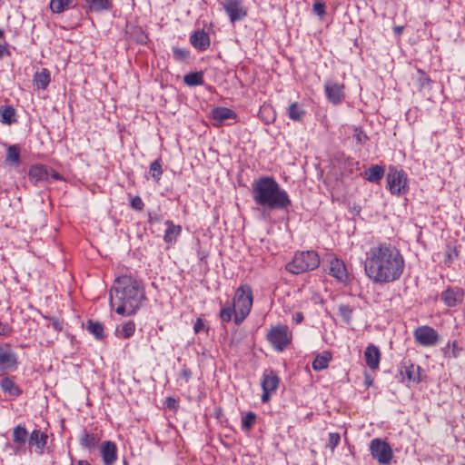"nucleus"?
I'll use <instances>...</instances> for the list:
<instances>
[{
	"label": "nucleus",
	"mask_w": 465,
	"mask_h": 465,
	"mask_svg": "<svg viewBox=\"0 0 465 465\" xmlns=\"http://www.w3.org/2000/svg\"><path fill=\"white\" fill-rule=\"evenodd\" d=\"M405 270V260L401 251L388 242H379L365 253L364 272L376 284L399 281Z\"/></svg>",
	"instance_id": "1"
},
{
	"label": "nucleus",
	"mask_w": 465,
	"mask_h": 465,
	"mask_svg": "<svg viewBox=\"0 0 465 465\" xmlns=\"http://www.w3.org/2000/svg\"><path fill=\"white\" fill-rule=\"evenodd\" d=\"M144 299L142 282L127 275L116 278L110 291V305L119 315L134 314Z\"/></svg>",
	"instance_id": "2"
},
{
	"label": "nucleus",
	"mask_w": 465,
	"mask_h": 465,
	"mask_svg": "<svg viewBox=\"0 0 465 465\" xmlns=\"http://www.w3.org/2000/svg\"><path fill=\"white\" fill-rule=\"evenodd\" d=\"M252 195L254 203L262 208V215L268 216L275 210H287L292 205L287 192L271 176H262L253 181Z\"/></svg>",
	"instance_id": "3"
},
{
	"label": "nucleus",
	"mask_w": 465,
	"mask_h": 465,
	"mask_svg": "<svg viewBox=\"0 0 465 465\" xmlns=\"http://www.w3.org/2000/svg\"><path fill=\"white\" fill-rule=\"evenodd\" d=\"M253 302L252 290L248 284L241 285L235 292L232 304L236 309L234 323L240 325L250 314Z\"/></svg>",
	"instance_id": "4"
},
{
	"label": "nucleus",
	"mask_w": 465,
	"mask_h": 465,
	"mask_svg": "<svg viewBox=\"0 0 465 465\" xmlns=\"http://www.w3.org/2000/svg\"><path fill=\"white\" fill-rule=\"evenodd\" d=\"M320 265V257L314 251L295 253L292 262L287 263L286 270L293 274H299L316 269Z\"/></svg>",
	"instance_id": "5"
},
{
	"label": "nucleus",
	"mask_w": 465,
	"mask_h": 465,
	"mask_svg": "<svg viewBox=\"0 0 465 465\" xmlns=\"http://www.w3.org/2000/svg\"><path fill=\"white\" fill-rule=\"evenodd\" d=\"M267 340L277 351H283L292 341V333L287 325L272 327L267 333Z\"/></svg>",
	"instance_id": "6"
},
{
	"label": "nucleus",
	"mask_w": 465,
	"mask_h": 465,
	"mask_svg": "<svg viewBox=\"0 0 465 465\" xmlns=\"http://www.w3.org/2000/svg\"><path fill=\"white\" fill-rule=\"evenodd\" d=\"M371 457L381 465H389L393 458L391 445L384 440L375 438L370 442Z\"/></svg>",
	"instance_id": "7"
},
{
	"label": "nucleus",
	"mask_w": 465,
	"mask_h": 465,
	"mask_svg": "<svg viewBox=\"0 0 465 465\" xmlns=\"http://www.w3.org/2000/svg\"><path fill=\"white\" fill-rule=\"evenodd\" d=\"M387 183L388 189L392 194L402 195L408 192V178L402 170L390 167L387 174Z\"/></svg>",
	"instance_id": "8"
},
{
	"label": "nucleus",
	"mask_w": 465,
	"mask_h": 465,
	"mask_svg": "<svg viewBox=\"0 0 465 465\" xmlns=\"http://www.w3.org/2000/svg\"><path fill=\"white\" fill-rule=\"evenodd\" d=\"M28 431L25 426L19 424L13 429V443H6V448L13 450L15 456H22L26 452V442H28Z\"/></svg>",
	"instance_id": "9"
},
{
	"label": "nucleus",
	"mask_w": 465,
	"mask_h": 465,
	"mask_svg": "<svg viewBox=\"0 0 465 465\" xmlns=\"http://www.w3.org/2000/svg\"><path fill=\"white\" fill-rule=\"evenodd\" d=\"M413 337L416 343L422 347H433L437 345L440 341L438 331L429 325L417 327L413 331Z\"/></svg>",
	"instance_id": "10"
},
{
	"label": "nucleus",
	"mask_w": 465,
	"mask_h": 465,
	"mask_svg": "<svg viewBox=\"0 0 465 465\" xmlns=\"http://www.w3.org/2000/svg\"><path fill=\"white\" fill-rule=\"evenodd\" d=\"M221 5L232 24L241 21L247 16L248 9L244 5L243 0H222Z\"/></svg>",
	"instance_id": "11"
},
{
	"label": "nucleus",
	"mask_w": 465,
	"mask_h": 465,
	"mask_svg": "<svg viewBox=\"0 0 465 465\" xmlns=\"http://www.w3.org/2000/svg\"><path fill=\"white\" fill-rule=\"evenodd\" d=\"M345 86L342 83L333 80H326L324 83V93L330 103L334 105L340 104L345 99Z\"/></svg>",
	"instance_id": "12"
},
{
	"label": "nucleus",
	"mask_w": 465,
	"mask_h": 465,
	"mask_svg": "<svg viewBox=\"0 0 465 465\" xmlns=\"http://www.w3.org/2000/svg\"><path fill=\"white\" fill-rule=\"evenodd\" d=\"M279 381L277 374L272 370H266L263 372L262 380V402L265 403L270 401L271 395L275 392L278 388Z\"/></svg>",
	"instance_id": "13"
},
{
	"label": "nucleus",
	"mask_w": 465,
	"mask_h": 465,
	"mask_svg": "<svg viewBox=\"0 0 465 465\" xmlns=\"http://www.w3.org/2000/svg\"><path fill=\"white\" fill-rule=\"evenodd\" d=\"M329 274L342 283L349 282L350 276L344 262L337 257L329 260Z\"/></svg>",
	"instance_id": "14"
},
{
	"label": "nucleus",
	"mask_w": 465,
	"mask_h": 465,
	"mask_svg": "<svg viewBox=\"0 0 465 465\" xmlns=\"http://www.w3.org/2000/svg\"><path fill=\"white\" fill-rule=\"evenodd\" d=\"M464 292L459 287H449L440 293V300L448 307H455L463 301Z\"/></svg>",
	"instance_id": "15"
},
{
	"label": "nucleus",
	"mask_w": 465,
	"mask_h": 465,
	"mask_svg": "<svg viewBox=\"0 0 465 465\" xmlns=\"http://www.w3.org/2000/svg\"><path fill=\"white\" fill-rule=\"evenodd\" d=\"M17 365V357L9 344L0 346V371L12 370Z\"/></svg>",
	"instance_id": "16"
},
{
	"label": "nucleus",
	"mask_w": 465,
	"mask_h": 465,
	"mask_svg": "<svg viewBox=\"0 0 465 465\" xmlns=\"http://www.w3.org/2000/svg\"><path fill=\"white\" fill-rule=\"evenodd\" d=\"M47 439L46 433L35 429L28 436V446L31 449L34 448L35 453L42 455L47 444Z\"/></svg>",
	"instance_id": "17"
},
{
	"label": "nucleus",
	"mask_w": 465,
	"mask_h": 465,
	"mask_svg": "<svg viewBox=\"0 0 465 465\" xmlns=\"http://www.w3.org/2000/svg\"><path fill=\"white\" fill-rule=\"evenodd\" d=\"M50 169L43 164L32 165L28 172L30 182L37 184L43 182H49Z\"/></svg>",
	"instance_id": "18"
},
{
	"label": "nucleus",
	"mask_w": 465,
	"mask_h": 465,
	"mask_svg": "<svg viewBox=\"0 0 465 465\" xmlns=\"http://www.w3.org/2000/svg\"><path fill=\"white\" fill-rule=\"evenodd\" d=\"M190 43L198 51H205L210 46V36L203 30H196L190 36Z\"/></svg>",
	"instance_id": "19"
},
{
	"label": "nucleus",
	"mask_w": 465,
	"mask_h": 465,
	"mask_svg": "<svg viewBox=\"0 0 465 465\" xmlns=\"http://www.w3.org/2000/svg\"><path fill=\"white\" fill-rule=\"evenodd\" d=\"M101 454L104 465H113L117 460V448L112 441H104L101 447Z\"/></svg>",
	"instance_id": "20"
},
{
	"label": "nucleus",
	"mask_w": 465,
	"mask_h": 465,
	"mask_svg": "<svg viewBox=\"0 0 465 465\" xmlns=\"http://www.w3.org/2000/svg\"><path fill=\"white\" fill-rule=\"evenodd\" d=\"M364 358L365 362L370 369H377L381 360V351L379 348L373 344L367 346L364 351Z\"/></svg>",
	"instance_id": "21"
},
{
	"label": "nucleus",
	"mask_w": 465,
	"mask_h": 465,
	"mask_svg": "<svg viewBox=\"0 0 465 465\" xmlns=\"http://www.w3.org/2000/svg\"><path fill=\"white\" fill-rule=\"evenodd\" d=\"M212 117L219 124H223L227 120L235 119L237 117L234 111L227 107H215L212 110Z\"/></svg>",
	"instance_id": "22"
},
{
	"label": "nucleus",
	"mask_w": 465,
	"mask_h": 465,
	"mask_svg": "<svg viewBox=\"0 0 465 465\" xmlns=\"http://www.w3.org/2000/svg\"><path fill=\"white\" fill-rule=\"evenodd\" d=\"M86 8L90 12L101 13L104 11H109L113 8L112 0H83Z\"/></svg>",
	"instance_id": "23"
},
{
	"label": "nucleus",
	"mask_w": 465,
	"mask_h": 465,
	"mask_svg": "<svg viewBox=\"0 0 465 465\" xmlns=\"http://www.w3.org/2000/svg\"><path fill=\"white\" fill-rule=\"evenodd\" d=\"M166 229L163 235V240L167 243H173L176 242L178 236L182 232V227L175 225L172 221L165 222Z\"/></svg>",
	"instance_id": "24"
},
{
	"label": "nucleus",
	"mask_w": 465,
	"mask_h": 465,
	"mask_svg": "<svg viewBox=\"0 0 465 465\" xmlns=\"http://www.w3.org/2000/svg\"><path fill=\"white\" fill-rule=\"evenodd\" d=\"M403 368L404 370L401 371V374L409 381L419 383L421 381L420 366L410 363L408 365L405 364Z\"/></svg>",
	"instance_id": "25"
},
{
	"label": "nucleus",
	"mask_w": 465,
	"mask_h": 465,
	"mask_svg": "<svg viewBox=\"0 0 465 465\" xmlns=\"http://www.w3.org/2000/svg\"><path fill=\"white\" fill-rule=\"evenodd\" d=\"M331 360V354L330 351H322V353L318 354L312 363V367L314 371H323L328 368L329 362Z\"/></svg>",
	"instance_id": "26"
},
{
	"label": "nucleus",
	"mask_w": 465,
	"mask_h": 465,
	"mask_svg": "<svg viewBox=\"0 0 465 465\" xmlns=\"http://www.w3.org/2000/svg\"><path fill=\"white\" fill-rule=\"evenodd\" d=\"M462 351L457 341H448L446 346L441 348L443 356L448 359H457Z\"/></svg>",
	"instance_id": "27"
},
{
	"label": "nucleus",
	"mask_w": 465,
	"mask_h": 465,
	"mask_svg": "<svg viewBox=\"0 0 465 465\" xmlns=\"http://www.w3.org/2000/svg\"><path fill=\"white\" fill-rule=\"evenodd\" d=\"M51 81L50 72L46 68H42L41 71L36 72L34 76V82L38 89L45 90L47 88Z\"/></svg>",
	"instance_id": "28"
},
{
	"label": "nucleus",
	"mask_w": 465,
	"mask_h": 465,
	"mask_svg": "<svg viewBox=\"0 0 465 465\" xmlns=\"http://www.w3.org/2000/svg\"><path fill=\"white\" fill-rule=\"evenodd\" d=\"M135 331V324L133 321H128L116 328V335L119 338L129 339Z\"/></svg>",
	"instance_id": "29"
},
{
	"label": "nucleus",
	"mask_w": 465,
	"mask_h": 465,
	"mask_svg": "<svg viewBox=\"0 0 465 465\" xmlns=\"http://www.w3.org/2000/svg\"><path fill=\"white\" fill-rule=\"evenodd\" d=\"M5 163L17 167L20 164V147L17 144L10 145L6 150Z\"/></svg>",
	"instance_id": "30"
},
{
	"label": "nucleus",
	"mask_w": 465,
	"mask_h": 465,
	"mask_svg": "<svg viewBox=\"0 0 465 465\" xmlns=\"http://www.w3.org/2000/svg\"><path fill=\"white\" fill-rule=\"evenodd\" d=\"M384 176V169L380 165H372L365 172V178L371 183H377Z\"/></svg>",
	"instance_id": "31"
},
{
	"label": "nucleus",
	"mask_w": 465,
	"mask_h": 465,
	"mask_svg": "<svg viewBox=\"0 0 465 465\" xmlns=\"http://www.w3.org/2000/svg\"><path fill=\"white\" fill-rule=\"evenodd\" d=\"M183 82L188 86H198L204 83L203 72L189 73L183 76Z\"/></svg>",
	"instance_id": "32"
},
{
	"label": "nucleus",
	"mask_w": 465,
	"mask_h": 465,
	"mask_svg": "<svg viewBox=\"0 0 465 465\" xmlns=\"http://www.w3.org/2000/svg\"><path fill=\"white\" fill-rule=\"evenodd\" d=\"M86 329L97 340H103L104 338V325L101 322L89 320L86 323Z\"/></svg>",
	"instance_id": "33"
},
{
	"label": "nucleus",
	"mask_w": 465,
	"mask_h": 465,
	"mask_svg": "<svg viewBox=\"0 0 465 465\" xmlns=\"http://www.w3.org/2000/svg\"><path fill=\"white\" fill-rule=\"evenodd\" d=\"M306 112L298 103H292L288 107V116L292 121H302Z\"/></svg>",
	"instance_id": "34"
},
{
	"label": "nucleus",
	"mask_w": 465,
	"mask_h": 465,
	"mask_svg": "<svg viewBox=\"0 0 465 465\" xmlns=\"http://www.w3.org/2000/svg\"><path fill=\"white\" fill-rule=\"evenodd\" d=\"M1 387L3 391H7L11 396H18L21 394V390L10 378H4L1 381Z\"/></svg>",
	"instance_id": "35"
},
{
	"label": "nucleus",
	"mask_w": 465,
	"mask_h": 465,
	"mask_svg": "<svg viewBox=\"0 0 465 465\" xmlns=\"http://www.w3.org/2000/svg\"><path fill=\"white\" fill-rule=\"evenodd\" d=\"M98 436L88 432H84L80 440V444L82 447L89 450L94 449L98 445Z\"/></svg>",
	"instance_id": "36"
},
{
	"label": "nucleus",
	"mask_w": 465,
	"mask_h": 465,
	"mask_svg": "<svg viewBox=\"0 0 465 465\" xmlns=\"http://www.w3.org/2000/svg\"><path fill=\"white\" fill-rule=\"evenodd\" d=\"M1 122L5 124H11L15 122V111L12 106H5L0 108Z\"/></svg>",
	"instance_id": "37"
},
{
	"label": "nucleus",
	"mask_w": 465,
	"mask_h": 465,
	"mask_svg": "<svg viewBox=\"0 0 465 465\" xmlns=\"http://www.w3.org/2000/svg\"><path fill=\"white\" fill-rule=\"evenodd\" d=\"M236 315V309L233 306L232 302L228 303L224 307H223L220 311V319L222 322H229L232 321V316L235 317Z\"/></svg>",
	"instance_id": "38"
},
{
	"label": "nucleus",
	"mask_w": 465,
	"mask_h": 465,
	"mask_svg": "<svg viewBox=\"0 0 465 465\" xmlns=\"http://www.w3.org/2000/svg\"><path fill=\"white\" fill-rule=\"evenodd\" d=\"M73 0H51L50 9L53 13L61 14L72 4Z\"/></svg>",
	"instance_id": "39"
},
{
	"label": "nucleus",
	"mask_w": 465,
	"mask_h": 465,
	"mask_svg": "<svg viewBox=\"0 0 465 465\" xmlns=\"http://www.w3.org/2000/svg\"><path fill=\"white\" fill-rule=\"evenodd\" d=\"M256 420V414L252 411L247 412L242 418V429L243 430H250L254 422Z\"/></svg>",
	"instance_id": "40"
},
{
	"label": "nucleus",
	"mask_w": 465,
	"mask_h": 465,
	"mask_svg": "<svg viewBox=\"0 0 465 465\" xmlns=\"http://www.w3.org/2000/svg\"><path fill=\"white\" fill-rule=\"evenodd\" d=\"M150 173L156 182L160 181L163 174V168L159 159H156L151 163Z\"/></svg>",
	"instance_id": "41"
},
{
	"label": "nucleus",
	"mask_w": 465,
	"mask_h": 465,
	"mask_svg": "<svg viewBox=\"0 0 465 465\" xmlns=\"http://www.w3.org/2000/svg\"><path fill=\"white\" fill-rule=\"evenodd\" d=\"M341 440V436L339 433L331 432L329 433V441L328 446L331 450H334V449L339 445Z\"/></svg>",
	"instance_id": "42"
},
{
	"label": "nucleus",
	"mask_w": 465,
	"mask_h": 465,
	"mask_svg": "<svg viewBox=\"0 0 465 465\" xmlns=\"http://www.w3.org/2000/svg\"><path fill=\"white\" fill-rule=\"evenodd\" d=\"M130 205L135 211H142L144 207V203L140 196L132 197Z\"/></svg>",
	"instance_id": "43"
},
{
	"label": "nucleus",
	"mask_w": 465,
	"mask_h": 465,
	"mask_svg": "<svg viewBox=\"0 0 465 465\" xmlns=\"http://www.w3.org/2000/svg\"><path fill=\"white\" fill-rule=\"evenodd\" d=\"M208 330L209 328L205 327L204 321L202 318H197L193 325L194 333H199L202 331L208 332Z\"/></svg>",
	"instance_id": "44"
},
{
	"label": "nucleus",
	"mask_w": 465,
	"mask_h": 465,
	"mask_svg": "<svg viewBox=\"0 0 465 465\" xmlns=\"http://www.w3.org/2000/svg\"><path fill=\"white\" fill-rule=\"evenodd\" d=\"M353 138L360 144L363 143L368 139V137L365 134V133L361 129H360V128H356L355 129L354 134H353Z\"/></svg>",
	"instance_id": "45"
},
{
	"label": "nucleus",
	"mask_w": 465,
	"mask_h": 465,
	"mask_svg": "<svg viewBox=\"0 0 465 465\" xmlns=\"http://www.w3.org/2000/svg\"><path fill=\"white\" fill-rule=\"evenodd\" d=\"M312 9L314 13H316L321 17H322L326 13L325 5L322 2H315L312 5Z\"/></svg>",
	"instance_id": "46"
},
{
	"label": "nucleus",
	"mask_w": 465,
	"mask_h": 465,
	"mask_svg": "<svg viewBox=\"0 0 465 465\" xmlns=\"http://www.w3.org/2000/svg\"><path fill=\"white\" fill-rule=\"evenodd\" d=\"M173 55L176 59L183 60L188 57L189 52L183 48H175L173 50Z\"/></svg>",
	"instance_id": "47"
},
{
	"label": "nucleus",
	"mask_w": 465,
	"mask_h": 465,
	"mask_svg": "<svg viewBox=\"0 0 465 465\" xmlns=\"http://www.w3.org/2000/svg\"><path fill=\"white\" fill-rule=\"evenodd\" d=\"M12 329L8 324H4L0 322V335L7 336L11 333Z\"/></svg>",
	"instance_id": "48"
},
{
	"label": "nucleus",
	"mask_w": 465,
	"mask_h": 465,
	"mask_svg": "<svg viewBox=\"0 0 465 465\" xmlns=\"http://www.w3.org/2000/svg\"><path fill=\"white\" fill-rule=\"evenodd\" d=\"M10 51L8 50V44L5 43V45L0 44V59H2L4 56L10 55Z\"/></svg>",
	"instance_id": "49"
},
{
	"label": "nucleus",
	"mask_w": 465,
	"mask_h": 465,
	"mask_svg": "<svg viewBox=\"0 0 465 465\" xmlns=\"http://www.w3.org/2000/svg\"><path fill=\"white\" fill-rule=\"evenodd\" d=\"M51 180L59 181L62 180V176L59 173L54 171L53 169H50L49 182Z\"/></svg>",
	"instance_id": "50"
},
{
	"label": "nucleus",
	"mask_w": 465,
	"mask_h": 465,
	"mask_svg": "<svg viewBox=\"0 0 465 465\" xmlns=\"http://www.w3.org/2000/svg\"><path fill=\"white\" fill-rule=\"evenodd\" d=\"M303 314L302 312H295L292 315V322H295L296 324L301 323L303 321Z\"/></svg>",
	"instance_id": "51"
},
{
	"label": "nucleus",
	"mask_w": 465,
	"mask_h": 465,
	"mask_svg": "<svg viewBox=\"0 0 465 465\" xmlns=\"http://www.w3.org/2000/svg\"><path fill=\"white\" fill-rule=\"evenodd\" d=\"M165 404L167 408L174 409L176 407V401L172 397H168L165 401Z\"/></svg>",
	"instance_id": "52"
},
{
	"label": "nucleus",
	"mask_w": 465,
	"mask_h": 465,
	"mask_svg": "<svg viewBox=\"0 0 465 465\" xmlns=\"http://www.w3.org/2000/svg\"><path fill=\"white\" fill-rule=\"evenodd\" d=\"M192 372L189 369L184 368L181 371V377L184 378L187 381L191 378Z\"/></svg>",
	"instance_id": "53"
},
{
	"label": "nucleus",
	"mask_w": 465,
	"mask_h": 465,
	"mask_svg": "<svg viewBox=\"0 0 465 465\" xmlns=\"http://www.w3.org/2000/svg\"><path fill=\"white\" fill-rule=\"evenodd\" d=\"M52 327L55 331H61L63 329L62 323L56 319L52 322Z\"/></svg>",
	"instance_id": "54"
},
{
	"label": "nucleus",
	"mask_w": 465,
	"mask_h": 465,
	"mask_svg": "<svg viewBox=\"0 0 465 465\" xmlns=\"http://www.w3.org/2000/svg\"><path fill=\"white\" fill-rule=\"evenodd\" d=\"M71 465H92V464L90 462H88L87 460H76L75 462H73Z\"/></svg>",
	"instance_id": "55"
},
{
	"label": "nucleus",
	"mask_w": 465,
	"mask_h": 465,
	"mask_svg": "<svg viewBox=\"0 0 465 465\" xmlns=\"http://www.w3.org/2000/svg\"><path fill=\"white\" fill-rule=\"evenodd\" d=\"M340 312L342 313V314H345L346 312H351V310L349 309L348 306L346 305H341L340 308H339Z\"/></svg>",
	"instance_id": "56"
},
{
	"label": "nucleus",
	"mask_w": 465,
	"mask_h": 465,
	"mask_svg": "<svg viewBox=\"0 0 465 465\" xmlns=\"http://www.w3.org/2000/svg\"><path fill=\"white\" fill-rule=\"evenodd\" d=\"M403 30V27L402 26H396L394 28V32L397 33V34H401Z\"/></svg>",
	"instance_id": "57"
},
{
	"label": "nucleus",
	"mask_w": 465,
	"mask_h": 465,
	"mask_svg": "<svg viewBox=\"0 0 465 465\" xmlns=\"http://www.w3.org/2000/svg\"><path fill=\"white\" fill-rule=\"evenodd\" d=\"M5 31L0 28V38L4 37Z\"/></svg>",
	"instance_id": "58"
},
{
	"label": "nucleus",
	"mask_w": 465,
	"mask_h": 465,
	"mask_svg": "<svg viewBox=\"0 0 465 465\" xmlns=\"http://www.w3.org/2000/svg\"><path fill=\"white\" fill-rule=\"evenodd\" d=\"M461 465H465V464H461Z\"/></svg>",
	"instance_id": "59"
}]
</instances>
